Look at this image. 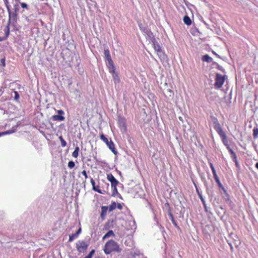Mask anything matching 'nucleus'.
<instances>
[{"instance_id":"nucleus-1","label":"nucleus","mask_w":258,"mask_h":258,"mask_svg":"<svg viewBox=\"0 0 258 258\" xmlns=\"http://www.w3.org/2000/svg\"><path fill=\"white\" fill-rule=\"evenodd\" d=\"M103 250L106 254H109L112 252L119 253L121 251V248L116 241L111 239L106 242Z\"/></svg>"},{"instance_id":"nucleus-2","label":"nucleus","mask_w":258,"mask_h":258,"mask_svg":"<svg viewBox=\"0 0 258 258\" xmlns=\"http://www.w3.org/2000/svg\"><path fill=\"white\" fill-rule=\"evenodd\" d=\"M76 247L79 253H84L88 247V244L84 240H79L76 243Z\"/></svg>"},{"instance_id":"nucleus-3","label":"nucleus","mask_w":258,"mask_h":258,"mask_svg":"<svg viewBox=\"0 0 258 258\" xmlns=\"http://www.w3.org/2000/svg\"><path fill=\"white\" fill-rule=\"evenodd\" d=\"M217 133L221 137L223 144L226 147V148L230 152V150H233L228 144V141L225 132L222 129H217Z\"/></svg>"},{"instance_id":"nucleus-4","label":"nucleus","mask_w":258,"mask_h":258,"mask_svg":"<svg viewBox=\"0 0 258 258\" xmlns=\"http://www.w3.org/2000/svg\"><path fill=\"white\" fill-rule=\"evenodd\" d=\"M225 80V76H222L218 73L216 74L215 78V87L219 89L222 87Z\"/></svg>"},{"instance_id":"nucleus-5","label":"nucleus","mask_w":258,"mask_h":258,"mask_svg":"<svg viewBox=\"0 0 258 258\" xmlns=\"http://www.w3.org/2000/svg\"><path fill=\"white\" fill-rule=\"evenodd\" d=\"M153 44L154 49L157 52L159 58L160 59H161L162 57L164 58L165 55L162 51L160 44L156 41L153 42Z\"/></svg>"},{"instance_id":"nucleus-6","label":"nucleus","mask_w":258,"mask_h":258,"mask_svg":"<svg viewBox=\"0 0 258 258\" xmlns=\"http://www.w3.org/2000/svg\"><path fill=\"white\" fill-rule=\"evenodd\" d=\"M211 168L212 169V171L213 174L214 178L216 182H217L219 187L220 188L222 189L223 190V191L225 192H226V190L220 181L219 177L216 173V170L211 163Z\"/></svg>"},{"instance_id":"nucleus-7","label":"nucleus","mask_w":258,"mask_h":258,"mask_svg":"<svg viewBox=\"0 0 258 258\" xmlns=\"http://www.w3.org/2000/svg\"><path fill=\"white\" fill-rule=\"evenodd\" d=\"M58 115H54L52 116L51 119L53 121H63L65 119L64 117L62 115L64 114L63 110L60 109L57 111Z\"/></svg>"},{"instance_id":"nucleus-8","label":"nucleus","mask_w":258,"mask_h":258,"mask_svg":"<svg viewBox=\"0 0 258 258\" xmlns=\"http://www.w3.org/2000/svg\"><path fill=\"white\" fill-rule=\"evenodd\" d=\"M107 179L111 182V186H117L119 183V181L114 177V176L111 173L107 174Z\"/></svg>"},{"instance_id":"nucleus-9","label":"nucleus","mask_w":258,"mask_h":258,"mask_svg":"<svg viewBox=\"0 0 258 258\" xmlns=\"http://www.w3.org/2000/svg\"><path fill=\"white\" fill-rule=\"evenodd\" d=\"M211 122L213 123V126L216 132L217 129H222L221 126L219 124L217 119L215 117L211 116Z\"/></svg>"},{"instance_id":"nucleus-10","label":"nucleus","mask_w":258,"mask_h":258,"mask_svg":"<svg viewBox=\"0 0 258 258\" xmlns=\"http://www.w3.org/2000/svg\"><path fill=\"white\" fill-rule=\"evenodd\" d=\"M101 212L100 213V217L102 220L105 219L106 216L107 212L108 210V207L106 206H102L101 207Z\"/></svg>"},{"instance_id":"nucleus-11","label":"nucleus","mask_w":258,"mask_h":258,"mask_svg":"<svg viewBox=\"0 0 258 258\" xmlns=\"http://www.w3.org/2000/svg\"><path fill=\"white\" fill-rule=\"evenodd\" d=\"M90 182H91V183L92 185V189L99 194H104L105 193V191L104 190H101V189L100 188H96V185H95V180L92 178H91V180H90Z\"/></svg>"},{"instance_id":"nucleus-12","label":"nucleus","mask_w":258,"mask_h":258,"mask_svg":"<svg viewBox=\"0 0 258 258\" xmlns=\"http://www.w3.org/2000/svg\"><path fill=\"white\" fill-rule=\"evenodd\" d=\"M90 182H91V183L92 185V189L99 194H104L105 193V191L104 190H101V189L100 188H96V185H95V180L92 178H91V180H90Z\"/></svg>"},{"instance_id":"nucleus-13","label":"nucleus","mask_w":258,"mask_h":258,"mask_svg":"<svg viewBox=\"0 0 258 258\" xmlns=\"http://www.w3.org/2000/svg\"><path fill=\"white\" fill-rule=\"evenodd\" d=\"M109 149L115 154H117V151L115 149L114 144L111 140L108 142V144H106Z\"/></svg>"},{"instance_id":"nucleus-14","label":"nucleus","mask_w":258,"mask_h":258,"mask_svg":"<svg viewBox=\"0 0 258 258\" xmlns=\"http://www.w3.org/2000/svg\"><path fill=\"white\" fill-rule=\"evenodd\" d=\"M104 53L105 57L108 61V63H110L112 61H113V60L111 59L109 50L108 49H104Z\"/></svg>"},{"instance_id":"nucleus-15","label":"nucleus","mask_w":258,"mask_h":258,"mask_svg":"<svg viewBox=\"0 0 258 258\" xmlns=\"http://www.w3.org/2000/svg\"><path fill=\"white\" fill-rule=\"evenodd\" d=\"M107 67L109 69V73H110L111 74H114L116 73L115 72L116 69H115V67L114 66L113 61H112L110 63H108V65H107Z\"/></svg>"},{"instance_id":"nucleus-16","label":"nucleus","mask_w":258,"mask_h":258,"mask_svg":"<svg viewBox=\"0 0 258 258\" xmlns=\"http://www.w3.org/2000/svg\"><path fill=\"white\" fill-rule=\"evenodd\" d=\"M115 234L113 231L111 230H109L102 237V239L104 240L106 238H109L110 237H114Z\"/></svg>"},{"instance_id":"nucleus-17","label":"nucleus","mask_w":258,"mask_h":258,"mask_svg":"<svg viewBox=\"0 0 258 258\" xmlns=\"http://www.w3.org/2000/svg\"><path fill=\"white\" fill-rule=\"evenodd\" d=\"M202 230H203V232L207 235V236L209 234V231H210V227L208 225H203L202 226Z\"/></svg>"},{"instance_id":"nucleus-18","label":"nucleus","mask_w":258,"mask_h":258,"mask_svg":"<svg viewBox=\"0 0 258 258\" xmlns=\"http://www.w3.org/2000/svg\"><path fill=\"white\" fill-rule=\"evenodd\" d=\"M183 20L184 24L187 26L190 25L191 24V21L190 18L187 15L184 16Z\"/></svg>"},{"instance_id":"nucleus-19","label":"nucleus","mask_w":258,"mask_h":258,"mask_svg":"<svg viewBox=\"0 0 258 258\" xmlns=\"http://www.w3.org/2000/svg\"><path fill=\"white\" fill-rule=\"evenodd\" d=\"M116 208V203L115 202L113 201L111 202V204L108 207V210L109 212H111L115 209Z\"/></svg>"},{"instance_id":"nucleus-20","label":"nucleus","mask_w":258,"mask_h":258,"mask_svg":"<svg viewBox=\"0 0 258 258\" xmlns=\"http://www.w3.org/2000/svg\"><path fill=\"white\" fill-rule=\"evenodd\" d=\"M169 216L170 217V219H171L173 224L174 225V226L175 227H176L178 229H180L179 227L178 226L176 222L175 221V220L174 219V217H173L172 214L171 213H169Z\"/></svg>"},{"instance_id":"nucleus-21","label":"nucleus","mask_w":258,"mask_h":258,"mask_svg":"<svg viewBox=\"0 0 258 258\" xmlns=\"http://www.w3.org/2000/svg\"><path fill=\"white\" fill-rule=\"evenodd\" d=\"M79 150H80L79 147L78 146L76 147V148L75 149V150L74 151V152L72 153V156L74 158H77L78 157V155H79Z\"/></svg>"},{"instance_id":"nucleus-22","label":"nucleus","mask_w":258,"mask_h":258,"mask_svg":"<svg viewBox=\"0 0 258 258\" xmlns=\"http://www.w3.org/2000/svg\"><path fill=\"white\" fill-rule=\"evenodd\" d=\"M112 77L115 81V83H119L120 81L119 78L118 77V74L115 73L114 74H112Z\"/></svg>"},{"instance_id":"nucleus-23","label":"nucleus","mask_w":258,"mask_h":258,"mask_svg":"<svg viewBox=\"0 0 258 258\" xmlns=\"http://www.w3.org/2000/svg\"><path fill=\"white\" fill-rule=\"evenodd\" d=\"M100 139L106 144H108L109 142L108 138H106L103 134L100 135Z\"/></svg>"},{"instance_id":"nucleus-24","label":"nucleus","mask_w":258,"mask_h":258,"mask_svg":"<svg viewBox=\"0 0 258 258\" xmlns=\"http://www.w3.org/2000/svg\"><path fill=\"white\" fill-rule=\"evenodd\" d=\"M59 139L61 142V146L63 147H64L66 146L67 145V143L66 142V141L63 139L62 137V136H60L59 137Z\"/></svg>"},{"instance_id":"nucleus-25","label":"nucleus","mask_w":258,"mask_h":258,"mask_svg":"<svg viewBox=\"0 0 258 258\" xmlns=\"http://www.w3.org/2000/svg\"><path fill=\"white\" fill-rule=\"evenodd\" d=\"M78 236H77V234H76L75 233V234H73L72 235H70L69 236V242H71L74 239H75V238H77Z\"/></svg>"},{"instance_id":"nucleus-26","label":"nucleus","mask_w":258,"mask_h":258,"mask_svg":"<svg viewBox=\"0 0 258 258\" xmlns=\"http://www.w3.org/2000/svg\"><path fill=\"white\" fill-rule=\"evenodd\" d=\"M113 188L112 191V196H115L118 192L117 189V186H111Z\"/></svg>"},{"instance_id":"nucleus-27","label":"nucleus","mask_w":258,"mask_h":258,"mask_svg":"<svg viewBox=\"0 0 258 258\" xmlns=\"http://www.w3.org/2000/svg\"><path fill=\"white\" fill-rule=\"evenodd\" d=\"M231 154V157L232 160H236V158H237L236 155L235 153L233 151V150H230L229 152Z\"/></svg>"},{"instance_id":"nucleus-28","label":"nucleus","mask_w":258,"mask_h":258,"mask_svg":"<svg viewBox=\"0 0 258 258\" xmlns=\"http://www.w3.org/2000/svg\"><path fill=\"white\" fill-rule=\"evenodd\" d=\"M202 60L204 61H206L208 62L210 61V56L208 54L205 55L203 56Z\"/></svg>"},{"instance_id":"nucleus-29","label":"nucleus","mask_w":258,"mask_h":258,"mask_svg":"<svg viewBox=\"0 0 258 258\" xmlns=\"http://www.w3.org/2000/svg\"><path fill=\"white\" fill-rule=\"evenodd\" d=\"M68 166L69 168H70V169H72V168H74L75 166V162L73 161H70L69 162Z\"/></svg>"},{"instance_id":"nucleus-30","label":"nucleus","mask_w":258,"mask_h":258,"mask_svg":"<svg viewBox=\"0 0 258 258\" xmlns=\"http://www.w3.org/2000/svg\"><path fill=\"white\" fill-rule=\"evenodd\" d=\"M200 197L201 200L203 202V205L204 206V207H205L206 211L207 212L208 211V207H207V205H206V204L205 203V201L204 199H203V198L201 195H200Z\"/></svg>"},{"instance_id":"nucleus-31","label":"nucleus","mask_w":258,"mask_h":258,"mask_svg":"<svg viewBox=\"0 0 258 258\" xmlns=\"http://www.w3.org/2000/svg\"><path fill=\"white\" fill-rule=\"evenodd\" d=\"M14 94H15V96H14L15 100L17 101H19V98H20V96H19L18 92L17 91H15Z\"/></svg>"},{"instance_id":"nucleus-32","label":"nucleus","mask_w":258,"mask_h":258,"mask_svg":"<svg viewBox=\"0 0 258 258\" xmlns=\"http://www.w3.org/2000/svg\"><path fill=\"white\" fill-rule=\"evenodd\" d=\"M225 201L227 202V204L230 205L231 201H230V198L229 196L226 194V196L225 198Z\"/></svg>"},{"instance_id":"nucleus-33","label":"nucleus","mask_w":258,"mask_h":258,"mask_svg":"<svg viewBox=\"0 0 258 258\" xmlns=\"http://www.w3.org/2000/svg\"><path fill=\"white\" fill-rule=\"evenodd\" d=\"M258 135V128H254L253 130V135L254 137H256Z\"/></svg>"},{"instance_id":"nucleus-34","label":"nucleus","mask_w":258,"mask_h":258,"mask_svg":"<svg viewBox=\"0 0 258 258\" xmlns=\"http://www.w3.org/2000/svg\"><path fill=\"white\" fill-rule=\"evenodd\" d=\"M21 6L22 8H25L27 10H28V9H29L28 5L26 3H21Z\"/></svg>"},{"instance_id":"nucleus-35","label":"nucleus","mask_w":258,"mask_h":258,"mask_svg":"<svg viewBox=\"0 0 258 258\" xmlns=\"http://www.w3.org/2000/svg\"><path fill=\"white\" fill-rule=\"evenodd\" d=\"M116 208H117L119 210H121L122 209V206L120 203L116 204Z\"/></svg>"},{"instance_id":"nucleus-36","label":"nucleus","mask_w":258,"mask_h":258,"mask_svg":"<svg viewBox=\"0 0 258 258\" xmlns=\"http://www.w3.org/2000/svg\"><path fill=\"white\" fill-rule=\"evenodd\" d=\"M81 173L85 176V179H86L88 178V175L85 170H83Z\"/></svg>"},{"instance_id":"nucleus-37","label":"nucleus","mask_w":258,"mask_h":258,"mask_svg":"<svg viewBox=\"0 0 258 258\" xmlns=\"http://www.w3.org/2000/svg\"><path fill=\"white\" fill-rule=\"evenodd\" d=\"M232 160L235 162L236 166L237 167H239V165L238 164L237 158H236V160Z\"/></svg>"},{"instance_id":"nucleus-38","label":"nucleus","mask_w":258,"mask_h":258,"mask_svg":"<svg viewBox=\"0 0 258 258\" xmlns=\"http://www.w3.org/2000/svg\"><path fill=\"white\" fill-rule=\"evenodd\" d=\"M215 65H216L217 66V68H218V69L219 70H221V71H223V69L222 67L220 66L219 65H218V64L217 63H215Z\"/></svg>"},{"instance_id":"nucleus-39","label":"nucleus","mask_w":258,"mask_h":258,"mask_svg":"<svg viewBox=\"0 0 258 258\" xmlns=\"http://www.w3.org/2000/svg\"><path fill=\"white\" fill-rule=\"evenodd\" d=\"M9 133V132H8V131L7 132L0 133V137L3 136V135H7V134H8Z\"/></svg>"},{"instance_id":"nucleus-40","label":"nucleus","mask_w":258,"mask_h":258,"mask_svg":"<svg viewBox=\"0 0 258 258\" xmlns=\"http://www.w3.org/2000/svg\"><path fill=\"white\" fill-rule=\"evenodd\" d=\"M81 228H80L78 231L76 232V233H75L77 235V236H78L79 234L81 233Z\"/></svg>"},{"instance_id":"nucleus-41","label":"nucleus","mask_w":258,"mask_h":258,"mask_svg":"<svg viewBox=\"0 0 258 258\" xmlns=\"http://www.w3.org/2000/svg\"><path fill=\"white\" fill-rule=\"evenodd\" d=\"M3 1L4 2L5 4L7 6V7L8 8V5H7L8 4V0H3Z\"/></svg>"},{"instance_id":"nucleus-42","label":"nucleus","mask_w":258,"mask_h":258,"mask_svg":"<svg viewBox=\"0 0 258 258\" xmlns=\"http://www.w3.org/2000/svg\"><path fill=\"white\" fill-rule=\"evenodd\" d=\"M255 167L258 169V162L255 164Z\"/></svg>"},{"instance_id":"nucleus-43","label":"nucleus","mask_w":258,"mask_h":258,"mask_svg":"<svg viewBox=\"0 0 258 258\" xmlns=\"http://www.w3.org/2000/svg\"><path fill=\"white\" fill-rule=\"evenodd\" d=\"M4 40V39L0 37V41H2Z\"/></svg>"},{"instance_id":"nucleus-44","label":"nucleus","mask_w":258,"mask_h":258,"mask_svg":"<svg viewBox=\"0 0 258 258\" xmlns=\"http://www.w3.org/2000/svg\"><path fill=\"white\" fill-rule=\"evenodd\" d=\"M1 61H2V62L5 63V59H2V60H1Z\"/></svg>"},{"instance_id":"nucleus-45","label":"nucleus","mask_w":258,"mask_h":258,"mask_svg":"<svg viewBox=\"0 0 258 258\" xmlns=\"http://www.w3.org/2000/svg\"><path fill=\"white\" fill-rule=\"evenodd\" d=\"M1 61H2V62L5 63V59H2V60H1Z\"/></svg>"},{"instance_id":"nucleus-46","label":"nucleus","mask_w":258,"mask_h":258,"mask_svg":"<svg viewBox=\"0 0 258 258\" xmlns=\"http://www.w3.org/2000/svg\"><path fill=\"white\" fill-rule=\"evenodd\" d=\"M96 188H97H97H100V187H99V185H97V186H96Z\"/></svg>"},{"instance_id":"nucleus-47","label":"nucleus","mask_w":258,"mask_h":258,"mask_svg":"<svg viewBox=\"0 0 258 258\" xmlns=\"http://www.w3.org/2000/svg\"><path fill=\"white\" fill-rule=\"evenodd\" d=\"M212 53L217 55V54H216V53L214 51H212Z\"/></svg>"},{"instance_id":"nucleus-48","label":"nucleus","mask_w":258,"mask_h":258,"mask_svg":"<svg viewBox=\"0 0 258 258\" xmlns=\"http://www.w3.org/2000/svg\"><path fill=\"white\" fill-rule=\"evenodd\" d=\"M9 34V29H8V35Z\"/></svg>"},{"instance_id":"nucleus-49","label":"nucleus","mask_w":258,"mask_h":258,"mask_svg":"<svg viewBox=\"0 0 258 258\" xmlns=\"http://www.w3.org/2000/svg\"><path fill=\"white\" fill-rule=\"evenodd\" d=\"M17 2L20 3V0H16Z\"/></svg>"}]
</instances>
